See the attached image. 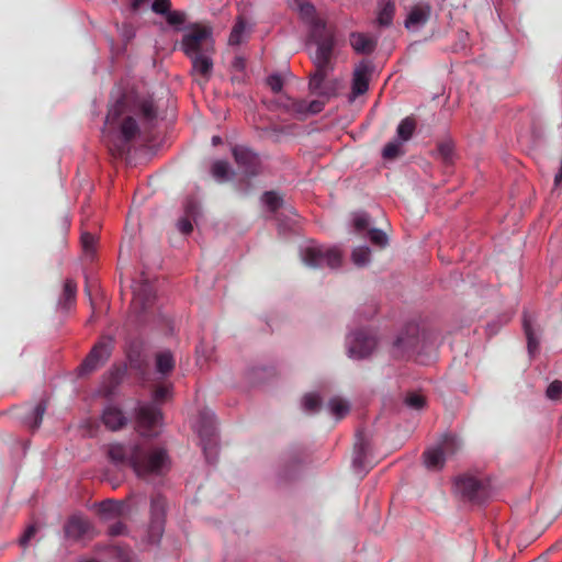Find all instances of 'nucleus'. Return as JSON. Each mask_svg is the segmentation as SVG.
Here are the masks:
<instances>
[{
	"instance_id": "nucleus-1",
	"label": "nucleus",
	"mask_w": 562,
	"mask_h": 562,
	"mask_svg": "<svg viewBox=\"0 0 562 562\" xmlns=\"http://www.w3.org/2000/svg\"><path fill=\"white\" fill-rule=\"evenodd\" d=\"M108 454L112 462L130 465L139 477L164 474L170 467L166 450L156 446L112 443Z\"/></svg>"
},
{
	"instance_id": "nucleus-2",
	"label": "nucleus",
	"mask_w": 562,
	"mask_h": 562,
	"mask_svg": "<svg viewBox=\"0 0 562 562\" xmlns=\"http://www.w3.org/2000/svg\"><path fill=\"white\" fill-rule=\"evenodd\" d=\"M142 115L146 120L156 116V109L150 99L139 98L133 93L125 94L113 105L106 115V123L114 124L122 117L121 133L126 140L134 138L138 132L134 116Z\"/></svg>"
},
{
	"instance_id": "nucleus-3",
	"label": "nucleus",
	"mask_w": 562,
	"mask_h": 562,
	"mask_svg": "<svg viewBox=\"0 0 562 562\" xmlns=\"http://www.w3.org/2000/svg\"><path fill=\"white\" fill-rule=\"evenodd\" d=\"M333 47L330 35H325V37L318 36L317 48L313 59L315 71L310 79V89L327 100L335 97L341 87V81L331 77L334 69Z\"/></svg>"
},
{
	"instance_id": "nucleus-4",
	"label": "nucleus",
	"mask_w": 562,
	"mask_h": 562,
	"mask_svg": "<svg viewBox=\"0 0 562 562\" xmlns=\"http://www.w3.org/2000/svg\"><path fill=\"white\" fill-rule=\"evenodd\" d=\"M428 336L418 325L409 324L403 328L393 342L392 353L395 358L409 359L427 349Z\"/></svg>"
},
{
	"instance_id": "nucleus-5",
	"label": "nucleus",
	"mask_w": 562,
	"mask_h": 562,
	"mask_svg": "<svg viewBox=\"0 0 562 562\" xmlns=\"http://www.w3.org/2000/svg\"><path fill=\"white\" fill-rule=\"evenodd\" d=\"M181 47L188 57L199 54H212L214 52V42L211 29L200 24L193 25L183 35Z\"/></svg>"
},
{
	"instance_id": "nucleus-6",
	"label": "nucleus",
	"mask_w": 562,
	"mask_h": 562,
	"mask_svg": "<svg viewBox=\"0 0 562 562\" xmlns=\"http://www.w3.org/2000/svg\"><path fill=\"white\" fill-rule=\"evenodd\" d=\"M294 7L299 11L300 15L311 27V37L317 46V40L330 35L331 45L335 43V32L333 27L327 26L324 19L319 18L315 13V8L307 0H294Z\"/></svg>"
},
{
	"instance_id": "nucleus-7",
	"label": "nucleus",
	"mask_w": 562,
	"mask_h": 562,
	"mask_svg": "<svg viewBox=\"0 0 562 562\" xmlns=\"http://www.w3.org/2000/svg\"><path fill=\"white\" fill-rule=\"evenodd\" d=\"M302 259L310 267L337 268L341 262V254L337 248L308 245L302 250Z\"/></svg>"
},
{
	"instance_id": "nucleus-8",
	"label": "nucleus",
	"mask_w": 562,
	"mask_h": 562,
	"mask_svg": "<svg viewBox=\"0 0 562 562\" xmlns=\"http://www.w3.org/2000/svg\"><path fill=\"white\" fill-rule=\"evenodd\" d=\"M137 428L142 436L153 437L158 434L156 430L160 426V411L148 404L140 405L137 409Z\"/></svg>"
},
{
	"instance_id": "nucleus-9",
	"label": "nucleus",
	"mask_w": 562,
	"mask_h": 562,
	"mask_svg": "<svg viewBox=\"0 0 562 562\" xmlns=\"http://www.w3.org/2000/svg\"><path fill=\"white\" fill-rule=\"evenodd\" d=\"M376 342L373 336L359 333L349 340L348 353L355 359L368 357L375 348Z\"/></svg>"
},
{
	"instance_id": "nucleus-10",
	"label": "nucleus",
	"mask_w": 562,
	"mask_h": 562,
	"mask_svg": "<svg viewBox=\"0 0 562 562\" xmlns=\"http://www.w3.org/2000/svg\"><path fill=\"white\" fill-rule=\"evenodd\" d=\"M284 106L294 116L304 117L308 114H316L321 112L324 106V101L314 100L306 102L304 100H288Z\"/></svg>"
},
{
	"instance_id": "nucleus-11",
	"label": "nucleus",
	"mask_w": 562,
	"mask_h": 562,
	"mask_svg": "<svg viewBox=\"0 0 562 562\" xmlns=\"http://www.w3.org/2000/svg\"><path fill=\"white\" fill-rule=\"evenodd\" d=\"M190 58L192 60V74L199 76L198 82L200 85H205L213 70L211 54L193 55V57Z\"/></svg>"
},
{
	"instance_id": "nucleus-12",
	"label": "nucleus",
	"mask_w": 562,
	"mask_h": 562,
	"mask_svg": "<svg viewBox=\"0 0 562 562\" xmlns=\"http://www.w3.org/2000/svg\"><path fill=\"white\" fill-rule=\"evenodd\" d=\"M111 353V342L101 341L94 346L89 356L86 358L82 368L87 371L94 370L99 364L104 362Z\"/></svg>"
},
{
	"instance_id": "nucleus-13",
	"label": "nucleus",
	"mask_w": 562,
	"mask_h": 562,
	"mask_svg": "<svg viewBox=\"0 0 562 562\" xmlns=\"http://www.w3.org/2000/svg\"><path fill=\"white\" fill-rule=\"evenodd\" d=\"M371 78V68L369 65L361 63L353 70L352 77V94L358 97L367 92Z\"/></svg>"
},
{
	"instance_id": "nucleus-14",
	"label": "nucleus",
	"mask_w": 562,
	"mask_h": 562,
	"mask_svg": "<svg viewBox=\"0 0 562 562\" xmlns=\"http://www.w3.org/2000/svg\"><path fill=\"white\" fill-rule=\"evenodd\" d=\"M431 13V8L429 4H416L414 5L407 14L405 20V26L408 30H418L422 27L429 19Z\"/></svg>"
},
{
	"instance_id": "nucleus-15",
	"label": "nucleus",
	"mask_w": 562,
	"mask_h": 562,
	"mask_svg": "<svg viewBox=\"0 0 562 562\" xmlns=\"http://www.w3.org/2000/svg\"><path fill=\"white\" fill-rule=\"evenodd\" d=\"M456 488L463 496L476 499L481 497L483 484L473 476H462L456 481Z\"/></svg>"
},
{
	"instance_id": "nucleus-16",
	"label": "nucleus",
	"mask_w": 562,
	"mask_h": 562,
	"mask_svg": "<svg viewBox=\"0 0 562 562\" xmlns=\"http://www.w3.org/2000/svg\"><path fill=\"white\" fill-rule=\"evenodd\" d=\"M102 422L106 428L116 431L126 425L127 418L115 405H109L102 414Z\"/></svg>"
},
{
	"instance_id": "nucleus-17",
	"label": "nucleus",
	"mask_w": 562,
	"mask_h": 562,
	"mask_svg": "<svg viewBox=\"0 0 562 562\" xmlns=\"http://www.w3.org/2000/svg\"><path fill=\"white\" fill-rule=\"evenodd\" d=\"M233 155L236 162L240 167L245 168L246 173L254 175L257 172L258 158L249 149L244 147H235L233 149Z\"/></svg>"
},
{
	"instance_id": "nucleus-18",
	"label": "nucleus",
	"mask_w": 562,
	"mask_h": 562,
	"mask_svg": "<svg viewBox=\"0 0 562 562\" xmlns=\"http://www.w3.org/2000/svg\"><path fill=\"white\" fill-rule=\"evenodd\" d=\"M350 45L359 54H370L376 46V40L364 33H351Z\"/></svg>"
},
{
	"instance_id": "nucleus-19",
	"label": "nucleus",
	"mask_w": 562,
	"mask_h": 562,
	"mask_svg": "<svg viewBox=\"0 0 562 562\" xmlns=\"http://www.w3.org/2000/svg\"><path fill=\"white\" fill-rule=\"evenodd\" d=\"M89 529V522L81 516H72L65 526L67 537L79 538Z\"/></svg>"
},
{
	"instance_id": "nucleus-20",
	"label": "nucleus",
	"mask_w": 562,
	"mask_h": 562,
	"mask_svg": "<svg viewBox=\"0 0 562 562\" xmlns=\"http://www.w3.org/2000/svg\"><path fill=\"white\" fill-rule=\"evenodd\" d=\"M424 461L428 469L438 470L443 467L447 460L446 457H443V450L437 446L425 451Z\"/></svg>"
},
{
	"instance_id": "nucleus-21",
	"label": "nucleus",
	"mask_w": 562,
	"mask_h": 562,
	"mask_svg": "<svg viewBox=\"0 0 562 562\" xmlns=\"http://www.w3.org/2000/svg\"><path fill=\"white\" fill-rule=\"evenodd\" d=\"M394 13H395L394 3L390 0H383L379 4L378 18H376L378 24L380 26L391 25V23L393 21Z\"/></svg>"
},
{
	"instance_id": "nucleus-22",
	"label": "nucleus",
	"mask_w": 562,
	"mask_h": 562,
	"mask_svg": "<svg viewBox=\"0 0 562 562\" xmlns=\"http://www.w3.org/2000/svg\"><path fill=\"white\" fill-rule=\"evenodd\" d=\"M175 368V358L168 350L159 351L156 355V370L158 373L165 375L170 373Z\"/></svg>"
},
{
	"instance_id": "nucleus-23",
	"label": "nucleus",
	"mask_w": 562,
	"mask_h": 562,
	"mask_svg": "<svg viewBox=\"0 0 562 562\" xmlns=\"http://www.w3.org/2000/svg\"><path fill=\"white\" fill-rule=\"evenodd\" d=\"M443 450V457L446 460L452 458L461 448V443L456 436H445L441 442L438 445Z\"/></svg>"
},
{
	"instance_id": "nucleus-24",
	"label": "nucleus",
	"mask_w": 562,
	"mask_h": 562,
	"mask_svg": "<svg viewBox=\"0 0 562 562\" xmlns=\"http://www.w3.org/2000/svg\"><path fill=\"white\" fill-rule=\"evenodd\" d=\"M76 283L71 280H67L64 284L63 295L59 300V306L65 310H69L76 297Z\"/></svg>"
},
{
	"instance_id": "nucleus-25",
	"label": "nucleus",
	"mask_w": 562,
	"mask_h": 562,
	"mask_svg": "<svg viewBox=\"0 0 562 562\" xmlns=\"http://www.w3.org/2000/svg\"><path fill=\"white\" fill-rule=\"evenodd\" d=\"M329 412L336 418H342L349 413V404L340 397H333L328 403Z\"/></svg>"
},
{
	"instance_id": "nucleus-26",
	"label": "nucleus",
	"mask_w": 562,
	"mask_h": 562,
	"mask_svg": "<svg viewBox=\"0 0 562 562\" xmlns=\"http://www.w3.org/2000/svg\"><path fill=\"white\" fill-rule=\"evenodd\" d=\"M416 128V122L413 117H405L397 126V136L402 142L408 140Z\"/></svg>"
},
{
	"instance_id": "nucleus-27",
	"label": "nucleus",
	"mask_w": 562,
	"mask_h": 562,
	"mask_svg": "<svg viewBox=\"0 0 562 562\" xmlns=\"http://www.w3.org/2000/svg\"><path fill=\"white\" fill-rule=\"evenodd\" d=\"M246 33V24L244 20L239 18L231 32L228 38L229 45H239L244 41Z\"/></svg>"
},
{
	"instance_id": "nucleus-28",
	"label": "nucleus",
	"mask_w": 562,
	"mask_h": 562,
	"mask_svg": "<svg viewBox=\"0 0 562 562\" xmlns=\"http://www.w3.org/2000/svg\"><path fill=\"white\" fill-rule=\"evenodd\" d=\"M123 508L124 504L114 501H106L100 504V513L105 519L120 515Z\"/></svg>"
},
{
	"instance_id": "nucleus-29",
	"label": "nucleus",
	"mask_w": 562,
	"mask_h": 562,
	"mask_svg": "<svg viewBox=\"0 0 562 562\" xmlns=\"http://www.w3.org/2000/svg\"><path fill=\"white\" fill-rule=\"evenodd\" d=\"M134 300L133 304H144L145 301H149L151 297V289L148 284H134L133 285Z\"/></svg>"
},
{
	"instance_id": "nucleus-30",
	"label": "nucleus",
	"mask_w": 562,
	"mask_h": 562,
	"mask_svg": "<svg viewBox=\"0 0 562 562\" xmlns=\"http://www.w3.org/2000/svg\"><path fill=\"white\" fill-rule=\"evenodd\" d=\"M80 240L85 255L92 258L95 251L97 237L91 233L83 232Z\"/></svg>"
},
{
	"instance_id": "nucleus-31",
	"label": "nucleus",
	"mask_w": 562,
	"mask_h": 562,
	"mask_svg": "<svg viewBox=\"0 0 562 562\" xmlns=\"http://www.w3.org/2000/svg\"><path fill=\"white\" fill-rule=\"evenodd\" d=\"M524 329H525V334L527 336V340H528V350H529V353L530 355H533L537 352L538 350V346H539V342L536 338V335L531 328V324L528 319L525 318L524 321Z\"/></svg>"
},
{
	"instance_id": "nucleus-32",
	"label": "nucleus",
	"mask_w": 562,
	"mask_h": 562,
	"mask_svg": "<svg viewBox=\"0 0 562 562\" xmlns=\"http://www.w3.org/2000/svg\"><path fill=\"white\" fill-rule=\"evenodd\" d=\"M404 403L413 409H422L425 406L426 400L420 393L412 392L405 396Z\"/></svg>"
},
{
	"instance_id": "nucleus-33",
	"label": "nucleus",
	"mask_w": 562,
	"mask_h": 562,
	"mask_svg": "<svg viewBox=\"0 0 562 562\" xmlns=\"http://www.w3.org/2000/svg\"><path fill=\"white\" fill-rule=\"evenodd\" d=\"M352 261L357 266H364L370 260V249L368 247H358L352 251Z\"/></svg>"
},
{
	"instance_id": "nucleus-34",
	"label": "nucleus",
	"mask_w": 562,
	"mask_h": 562,
	"mask_svg": "<svg viewBox=\"0 0 562 562\" xmlns=\"http://www.w3.org/2000/svg\"><path fill=\"white\" fill-rule=\"evenodd\" d=\"M228 172H229V167H228L227 162H225V161L218 160V161H215L212 166V175L217 180H221V181L226 180L228 177Z\"/></svg>"
},
{
	"instance_id": "nucleus-35",
	"label": "nucleus",
	"mask_w": 562,
	"mask_h": 562,
	"mask_svg": "<svg viewBox=\"0 0 562 562\" xmlns=\"http://www.w3.org/2000/svg\"><path fill=\"white\" fill-rule=\"evenodd\" d=\"M262 201L271 211H276L282 205V199L276 192H266Z\"/></svg>"
},
{
	"instance_id": "nucleus-36",
	"label": "nucleus",
	"mask_w": 562,
	"mask_h": 562,
	"mask_svg": "<svg viewBox=\"0 0 562 562\" xmlns=\"http://www.w3.org/2000/svg\"><path fill=\"white\" fill-rule=\"evenodd\" d=\"M402 154V144L397 142H390L383 149V157L385 159H394Z\"/></svg>"
},
{
	"instance_id": "nucleus-37",
	"label": "nucleus",
	"mask_w": 562,
	"mask_h": 562,
	"mask_svg": "<svg viewBox=\"0 0 562 562\" xmlns=\"http://www.w3.org/2000/svg\"><path fill=\"white\" fill-rule=\"evenodd\" d=\"M369 238L372 244L378 247H385L387 244V236L381 229L372 228L369 231Z\"/></svg>"
},
{
	"instance_id": "nucleus-38",
	"label": "nucleus",
	"mask_w": 562,
	"mask_h": 562,
	"mask_svg": "<svg viewBox=\"0 0 562 562\" xmlns=\"http://www.w3.org/2000/svg\"><path fill=\"white\" fill-rule=\"evenodd\" d=\"M302 404L306 412L313 413L319 408L321 402L316 394H306L303 397Z\"/></svg>"
},
{
	"instance_id": "nucleus-39",
	"label": "nucleus",
	"mask_w": 562,
	"mask_h": 562,
	"mask_svg": "<svg viewBox=\"0 0 562 562\" xmlns=\"http://www.w3.org/2000/svg\"><path fill=\"white\" fill-rule=\"evenodd\" d=\"M45 411H46V404L44 402H41L35 406V408L33 411L34 420H33V423L30 424L31 428L36 429L40 427Z\"/></svg>"
},
{
	"instance_id": "nucleus-40",
	"label": "nucleus",
	"mask_w": 562,
	"mask_h": 562,
	"mask_svg": "<svg viewBox=\"0 0 562 562\" xmlns=\"http://www.w3.org/2000/svg\"><path fill=\"white\" fill-rule=\"evenodd\" d=\"M165 508V501L161 497H155L151 501V515L154 519L160 520Z\"/></svg>"
},
{
	"instance_id": "nucleus-41",
	"label": "nucleus",
	"mask_w": 562,
	"mask_h": 562,
	"mask_svg": "<svg viewBox=\"0 0 562 562\" xmlns=\"http://www.w3.org/2000/svg\"><path fill=\"white\" fill-rule=\"evenodd\" d=\"M562 395V382L553 381L547 389V396L551 400H558Z\"/></svg>"
},
{
	"instance_id": "nucleus-42",
	"label": "nucleus",
	"mask_w": 562,
	"mask_h": 562,
	"mask_svg": "<svg viewBox=\"0 0 562 562\" xmlns=\"http://www.w3.org/2000/svg\"><path fill=\"white\" fill-rule=\"evenodd\" d=\"M170 0H154L151 4L153 11L158 14H167L170 11Z\"/></svg>"
},
{
	"instance_id": "nucleus-43",
	"label": "nucleus",
	"mask_w": 562,
	"mask_h": 562,
	"mask_svg": "<svg viewBox=\"0 0 562 562\" xmlns=\"http://www.w3.org/2000/svg\"><path fill=\"white\" fill-rule=\"evenodd\" d=\"M166 20L170 25H181L184 22L186 16L180 11H168Z\"/></svg>"
},
{
	"instance_id": "nucleus-44",
	"label": "nucleus",
	"mask_w": 562,
	"mask_h": 562,
	"mask_svg": "<svg viewBox=\"0 0 562 562\" xmlns=\"http://www.w3.org/2000/svg\"><path fill=\"white\" fill-rule=\"evenodd\" d=\"M353 225L357 231L366 229L369 225V216L366 213H356L353 215Z\"/></svg>"
},
{
	"instance_id": "nucleus-45",
	"label": "nucleus",
	"mask_w": 562,
	"mask_h": 562,
	"mask_svg": "<svg viewBox=\"0 0 562 562\" xmlns=\"http://www.w3.org/2000/svg\"><path fill=\"white\" fill-rule=\"evenodd\" d=\"M438 151L445 161H449L452 158L453 147L450 143H442L439 145Z\"/></svg>"
},
{
	"instance_id": "nucleus-46",
	"label": "nucleus",
	"mask_w": 562,
	"mask_h": 562,
	"mask_svg": "<svg viewBox=\"0 0 562 562\" xmlns=\"http://www.w3.org/2000/svg\"><path fill=\"white\" fill-rule=\"evenodd\" d=\"M268 86L273 92H279L282 89L283 81L280 76L272 75L267 80Z\"/></svg>"
},
{
	"instance_id": "nucleus-47",
	"label": "nucleus",
	"mask_w": 562,
	"mask_h": 562,
	"mask_svg": "<svg viewBox=\"0 0 562 562\" xmlns=\"http://www.w3.org/2000/svg\"><path fill=\"white\" fill-rule=\"evenodd\" d=\"M178 228L183 234H189L193 229L192 224H191L190 220H188V218L180 220L178 222Z\"/></svg>"
},
{
	"instance_id": "nucleus-48",
	"label": "nucleus",
	"mask_w": 562,
	"mask_h": 562,
	"mask_svg": "<svg viewBox=\"0 0 562 562\" xmlns=\"http://www.w3.org/2000/svg\"><path fill=\"white\" fill-rule=\"evenodd\" d=\"M35 532H36V527L30 526L20 539L21 544L25 546L31 540V538L35 535Z\"/></svg>"
},
{
	"instance_id": "nucleus-49",
	"label": "nucleus",
	"mask_w": 562,
	"mask_h": 562,
	"mask_svg": "<svg viewBox=\"0 0 562 562\" xmlns=\"http://www.w3.org/2000/svg\"><path fill=\"white\" fill-rule=\"evenodd\" d=\"M169 393L168 386H159L155 390L154 397L156 401H162L167 397Z\"/></svg>"
},
{
	"instance_id": "nucleus-50",
	"label": "nucleus",
	"mask_w": 562,
	"mask_h": 562,
	"mask_svg": "<svg viewBox=\"0 0 562 562\" xmlns=\"http://www.w3.org/2000/svg\"><path fill=\"white\" fill-rule=\"evenodd\" d=\"M363 448L361 447L359 451H357L356 457L353 458V467L355 469L363 468Z\"/></svg>"
},
{
	"instance_id": "nucleus-51",
	"label": "nucleus",
	"mask_w": 562,
	"mask_h": 562,
	"mask_svg": "<svg viewBox=\"0 0 562 562\" xmlns=\"http://www.w3.org/2000/svg\"><path fill=\"white\" fill-rule=\"evenodd\" d=\"M122 530H123V525L115 524V525L111 526L110 533L111 535H120V533H122Z\"/></svg>"
},
{
	"instance_id": "nucleus-52",
	"label": "nucleus",
	"mask_w": 562,
	"mask_h": 562,
	"mask_svg": "<svg viewBox=\"0 0 562 562\" xmlns=\"http://www.w3.org/2000/svg\"><path fill=\"white\" fill-rule=\"evenodd\" d=\"M148 1L149 0H132V9L136 11Z\"/></svg>"
},
{
	"instance_id": "nucleus-53",
	"label": "nucleus",
	"mask_w": 562,
	"mask_h": 562,
	"mask_svg": "<svg viewBox=\"0 0 562 562\" xmlns=\"http://www.w3.org/2000/svg\"><path fill=\"white\" fill-rule=\"evenodd\" d=\"M189 215H192L194 214V210H193V206L192 205H188L187 206V211H186Z\"/></svg>"
},
{
	"instance_id": "nucleus-54",
	"label": "nucleus",
	"mask_w": 562,
	"mask_h": 562,
	"mask_svg": "<svg viewBox=\"0 0 562 562\" xmlns=\"http://www.w3.org/2000/svg\"><path fill=\"white\" fill-rule=\"evenodd\" d=\"M212 143H213L214 145H218V144L221 143V137H220V136H214V137L212 138Z\"/></svg>"
}]
</instances>
